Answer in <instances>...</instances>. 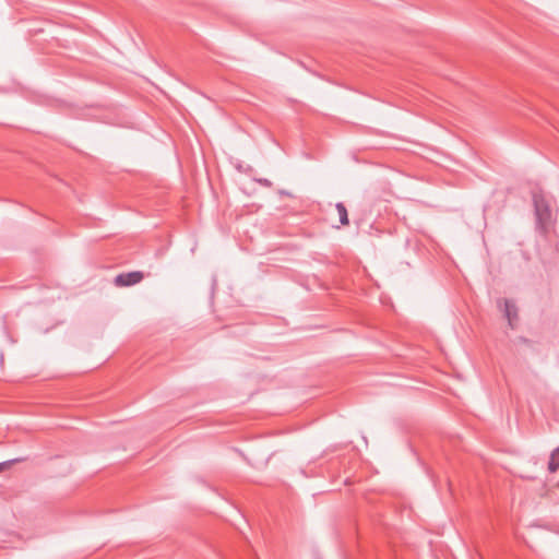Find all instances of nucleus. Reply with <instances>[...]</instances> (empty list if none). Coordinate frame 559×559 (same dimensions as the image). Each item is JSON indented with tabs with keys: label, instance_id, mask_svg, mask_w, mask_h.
Returning <instances> with one entry per match:
<instances>
[{
	"label": "nucleus",
	"instance_id": "f257e3e1",
	"mask_svg": "<svg viewBox=\"0 0 559 559\" xmlns=\"http://www.w3.org/2000/svg\"><path fill=\"white\" fill-rule=\"evenodd\" d=\"M533 204L536 215L537 228L546 234L552 223V212L549 202L543 193L533 194Z\"/></svg>",
	"mask_w": 559,
	"mask_h": 559
},
{
	"label": "nucleus",
	"instance_id": "f03ea898",
	"mask_svg": "<svg viewBox=\"0 0 559 559\" xmlns=\"http://www.w3.org/2000/svg\"><path fill=\"white\" fill-rule=\"evenodd\" d=\"M143 278H144L143 272L133 271V272L118 274L114 280V283L116 286L127 287V286H132V285L140 283Z\"/></svg>",
	"mask_w": 559,
	"mask_h": 559
},
{
	"label": "nucleus",
	"instance_id": "7ed1b4c3",
	"mask_svg": "<svg viewBox=\"0 0 559 559\" xmlns=\"http://www.w3.org/2000/svg\"><path fill=\"white\" fill-rule=\"evenodd\" d=\"M503 305H504L503 312H504L506 318L508 319L509 325L511 329H514L513 322L516 321L519 318L518 307L515 306V304L513 301H511L509 299H504Z\"/></svg>",
	"mask_w": 559,
	"mask_h": 559
},
{
	"label": "nucleus",
	"instance_id": "20e7f679",
	"mask_svg": "<svg viewBox=\"0 0 559 559\" xmlns=\"http://www.w3.org/2000/svg\"><path fill=\"white\" fill-rule=\"evenodd\" d=\"M558 469H559V447L556 448L551 452L550 457H549V462H548V471L550 473H555Z\"/></svg>",
	"mask_w": 559,
	"mask_h": 559
},
{
	"label": "nucleus",
	"instance_id": "39448f33",
	"mask_svg": "<svg viewBox=\"0 0 559 559\" xmlns=\"http://www.w3.org/2000/svg\"><path fill=\"white\" fill-rule=\"evenodd\" d=\"M335 209L338 213L341 225L347 226L349 224V219H348V213H347V210H346L344 203L337 202L335 205Z\"/></svg>",
	"mask_w": 559,
	"mask_h": 559
},
{
	"label": "nucleus",
	"instance_id": "423d86ee",
	"mask_svg": "<svg viewBox=\"0 0 559 559\" xmlns=\"http://www.w3.org/2000/svg\"><path fill=\"white\" fill-rule=\"evenodd\" d=\"M21 461H22V459H13V460H9V461H5V462H1L0 463V472H2L3 469L10 467L12 464L21 462Z\"/></svg>",
	"mask_w": 559,
	"mask_h": 559
},
{
	"label": "nucleus",
	"instance_id": "0eeeda50",
	"mask_svg": "<svg viewBox=\"0 0 559 559\" xmlns=\"http://www.w3.org/2000/svg\"><path fill=\"white\" fill-rule=\"evenodd\" d=\"M263 185L269 186V185H270V181H269L267 179H264V180H263Z\"/></svg>",
	"mask_w": 559,
	"mask_h": 559
}]
</instances>
